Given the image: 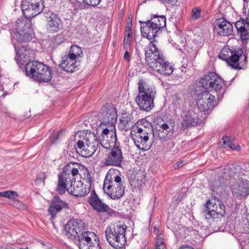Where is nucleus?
Masks as SVG:
<instances>
[{
  "label": "nucleus",
  "instance_id": "33",
  "mask_svg": "<svg viewBox=\"0 0 249 249\" xmlns=\"http://www.w3.org/2000/svg\"><path fill=\"white\" fill-rule=\"evenodd\" d=\"M152 18L150 20H152V22H153V24L160 31V29H162L166 26V17L164 16H160L158 15H152Z\"/></svg>",
  "mask_w": 249,
  "mask_h": 249
},
{
  "label": "nucleus",
  "instance_id": "16",
  "mask_svg": "<svg viewBox=\"0 0 249 249\" xmlns=\"http://www.w3.org/2000/svg\"><path fill=\"white\" fill-rule=\"evenodd\" d=\"M47 29L49 32L57 33L63 29V22L60 16L54 13H47Z\"/></svg>",
  "mask_w": 249,
  "mask_h": 249
},
{
  "label": "nucleus",
  "instance_id": "47",
  "mask_svg": "<svg viewBox=\"0 0 249 249\" xmlns=\"http://www.w3.org/2000/svg\"><path fill=\"white\" fill-rule=\"evenodd\" d=\"M101 0H83V3L86 5L95 7L101 2Z\"/></svg>",
  "mask_w": 249,
  "mask_h": 249
},
{
  "label": "nucleus",
  "instance_id": "23",
  "mask_svg": "<svg viewBox=\"0 0 249 249\" xmlns=\"http://www.w3.org/2000/svg\"><path fill=\"white\" fill-rule=\"evenodd\" d=\"M215 30L222 36H229L233 31L232 25L223 18H218L214 23Z\"/></svg>",
  "mask_w": 249,
  "mask_h": 249
},
{
  "label": "nucleus",
  "instance_id": "2",
  "mask_svg": "<svg viewBox=\"0 0 249 249\" xmlns=\"http://www.w3.org/2000/svg\"><path fill=\"white\" fill-rule=\"evenodd\" d=\"M218 57L235 70L244 69L247 66V56L240 47L231 49L225 46L220 51Z\"/></svg>",
  "mask_w": 249,
  "mask_h": 249
},
{
  "label": "nucleus",
  "instance_id": "12",
  "mask_svg": "<svg viewBox=\"0 0 249 249\" xmlns=\"http://www.w3.org/2000/svg\"><path fill=\"white\" fill-rule=\"evenodd\" d=\"M196 103L198 109L204 112L212 110L217 105L215 96L208 91H203L198 95Z\"/></svg>",
  "mask_w": 249,
  "mask_h": 249
},
{
  "label": "nucleus",
  "instance_id": "45",
  "mask_svg": "<svg viewBox=\"0 0 249 249\" xmlns=\"http://www.w3.org/2000/svg\"><path fill=\"white\" fill-rule=\"evenodd\" d=\"M139 125H138V124H135V126L133 128V130L132 131V132H134L135 134H142V133H145L146 132H148V131H147V128L144 127H142L140 126V127L139 126Z\"/></svg>",
  "mask_w": 249,
  "mask_h": 249
},
{
  "label": "nucleus",
  "instance_id": "60",
  "mask_svg": "<svg viewBox=\"0 0 249 249\" xmlns=\"http://www.w3.org/2000/svg\"><path fill=\"white\" fill-rule=\"evenodd\" d=\"M192 65V62H189V67H191Z\"/></svg>",
  "mask_w": 249,
  "mask_h": 249
},
{
  "label": "nucleus",
  "instance_id": "10",
  "mask_svg": "<svg viewBox=\"0 0 249 249\" xmlns=\"http://www.w3.org/2000/svg\"><path fill=\"white\" fill-rule=\"evenodd\" d=\"M200 84L202 86L209 90L213 89L216 92L219 91L223 87V80L215 72H210L201 78Z\"/></svg>",
  "mask_w": 249,
  "mask_h": 249
},
{
  "label": "nucleus",
  "instance_id": "50",
  "mask_svg": "<svg viewBox=\"0 0 249 249\" xmlns=\"http://www.w3.org/2000/svg\"><path fill=\"white\" fill-rule=\"evenodd\" d=\"M132 24L131 22H127L126 25L125 32L128 36H132Z\"/></svg>",
  "mask_w": 249,
  "mask_h": 249
},
{
  "label": "nucleus",
  "instance_id": "4",
  "mask_svg": "<svg viewBox=\"0 0 249 249\" xmlns=\"http://www.w3.org/2000/svg\"><path fill=\"white\" fill-rule=\"evenodd\" d=\"M25 72L27 77L39 83H48L52 78L50 67L36 61L27 62L25 66Z\"/></svg>",
  "mask_w": 249,
  "mask_h": 249
},
{
  "label": "nucleus",
  "instance_id": "64",
  "mask_svg": "<svg viewBox=\"0 0 249 249\" xmlns=\"http://www.w3.org/2000/svg\"><path fill=\"white\" fill-rule=\"evenodd\" d=\"M20 249H27V248H26V249H22V248H21Z\"/></svg>",
  "mask_w": 249,
  "mask_h": 249
},
{
  "label": "nucleus",
  "instance_id": "21",
  "mask_svg": "<svg viewBox=\"0 0 249 249\" xmlns=\"http://www.w3.org/2000/svg\"><path fill=\"white\" fill-rule=\"evenodd\" d=\"M79 65L80 61L69 54L62 56L61 63L58 65L63 71L71 73L78 70Z\"/></svg>",
  "mask_w": 249,
  "mask_h": 249
},
{
  "label": "nucleus",
  "instance_id": "25",
  "mask_svg": "<svg viewBox=\"0 0 249 249\" xmlns=\"http://www.w3.org/2000/svg\"><path fill=\"white\" fill-rule=\"evenodd\" d=\"M236 172V168L233 164L227 165L223 169L224 176L219 177L218 180L213 181L212 186L213 189H216L220 186L223 185L227 179L231 177H233Z\"/></svg>",
  "mask_w": 249,
  "mask_h": 249
},
{
  "label": "nucleus",
  "instance_id": "54",
  "mask_svg": "<svg viewBox=\"0 0 249 249\" xmlns=\"http://www.w3.org/2000/svg\"><path fill=\"white\" fill-rule=\"evenodd\" d=\"M91 177L90 175V174L88 172L87 176L85 177V180H86V182L88 183L89 184V185L90 186V183L91 182Z\"/></svg>",
  "mask_w": 249,
  "mask_h": 249
},
{
  "label": "nucleus",
  "instance_id": "34",
  "mask_svg": "<svg viewBox=\"0 0 249 249\" xmlns=\"http://www.w3.org/2000/svg\"><path fill=\"white\" fill-rule=\"evenodd\" d=\"M125 186L123 182L120 185H118L114 190V191L111 192H106V193L110 196L113 199H119L123 196L124 193Z\"/></svg>",
  "mask_w": 249,
  "mask_h": 249
},
{
  "label": "nucleus",
  "instance_id": "44",
  "mask_svg": "<svg viewBox=\"0 0 249 249\" xmlns=\"http://www.w3.org/2000/svg\"><path fill=\"white\" fill-rule=\"evenodd\" d=\"M11 205L20 210H24L27 208L25 204L18 200H14Z\"/></svg>",
  "mask_w": 249,
  "mask_h": 249
},
{
  "label": "nucleus",
  "instance_id": "3",
  "mask_svg": "<svg viewBox=\"0 0 249 249\" xmlns=\"http://www.w3.org/2000/svg\"><path fill=\"white\" fill-rule=\"evenodd\" d=\"M74 147L76 152L83 157L92 156L96 151L99 142L94 132H87L84 135L75 138Z\"/></svg>",
  "mask_w": 249,
  "mask_h": 249
},
{
  "label": "nucleus",
  "instance_id": "19",
  "mask_svg": "<svg viewBox=\"0 0 249 249\" xmlns=\"http://www.w3.org/2000/svg\"><path fill=\"white\" fill-rule=\"evenodd\" d=\"M107 158L105 159V164L119 166L123 161V157L121 148L118 146L114 145L110 148Z\"/></svg>",
  "mask_w": 249,
  "mask_h": 249
},
{
  "label": "nucleus",
  "instance_id": "32",
  "mask_svg": "<svg viewBox=\"0 0 249 249\" xmlns=\"http://www.w3.org/2000/svg\"><path fill=\"white\" fill-rule=\"evenodd\" d=\"M95 235L93 232L91 231H86L85 230L80 232L79 235L76 236V239L79 242V247L81 249L83 248L85 249V246L88 244H91V236H94Z\"/></svg>",
  "mask_w": 249,
  "mask_h": 249
},
{
  "label": "nucleus",
  "instance_id": "28",
  "mask_svg": "<svg viewBox=\"0 0 249 249\" xmlns=\"http://www.w3.org/2000/svg\"><path fill=\"white\" fill-rule=\"evenodd\" d=\"M119 121V128L125 132L130 130L136 123L132 114L126 112L122 113Z\"/></svg>",
  "mask_w": 249,
  "mask_h": 249
},
{
  "label": "nucleus",
  "instance_id": "30",
  "mask_svg": "<svg viewBox=\"0 0 249 249\" xmlns=\"http://www.w3.org/2000/svg\"><path fill=\"white\" fill-rule=\"evenodd\" d=\"M29 50H27L24 46H21L16 52L15 59L19 67L21 69H25L26 64H25V63L28 61L29 59Z\"/></svg>",
  "mask_w": 249,
  "mask_h": 249
},
{
  "label": "nucleus",
  "instance_id": "11",
  "mask_svg": "<svg viewBox=\"0 0 249 249\" xmlns=\"http://www.w3.org/2000/svg\"><path fill=\"white\" fill-rule=\"evenodd\" d=\"M66 235L70 239H76L77 235L85 230L84 222L80 219L72 218L65 226Z\"/></svg>",
  "mask_w": 249,
  "mask_h": 249
},
{
  "label": "nucleus",
  "instance_id": "39",
  "mask_svg": "<svg viewBox=\"0 0 249 249\" xmlns=\"http://www.w3.org/2000/svg\"><path fill=\"white\" fill-rule=\"evenodd\" d=\"M240 35L242 41H246L249 39V23H248L245 29L237 32Z\"/></svg>",
  "mask_w": 249,
  "mask_h": 249
},
{
  "label": "nucleus",
  "instance_id": "40",
  "mask_svg": "<svg viewBox=\"0 0 249 249\" xmlns=\"http://www.w3.org/2000/svg\"><path fill=\"white\" fill-rule=\"evenodd\" d=\"M18 196V194L15 191H6L0 192V197H7L9 199H15Z\"/></svg>",
  "mask_w": 249,
  "mask_h": 249
},
{
  "label": "nucleus",
  "instance_id": "35",
  "mask_svg": "<svg viewBox=\"0 0 249 249\" xmlns=\"http://www.w3.org/2000/svg\"><path fill=\"white\" fill-rule=\"evenodd\" d=\"M68 54L78 60L79 58L83 56V52L78 46L72 45Z\"/></svg>",
  "mask_w": 249,
  "mask_h": 249
},
{
  "label": "nucleus",
  "instance_id": "61",
  "mask_svg": "<svg viewBox=\"0 0 249 249\" xmlns=\"http://www.w3.org/2000/svg\"><path fill=\"white\" fill-rule=\"evenodd\" d=\"M221 98H222V97H221L220 98V96H219H219H218V97H217V99H218V100H220V99H221Z\"/></svg>",
  "mask_w": 249,
  "mask_h": 249
},
{
  "label": "nucleus",
  "instance_id": "55",
  "mask_svg": "<svg viewBox=\"0 0 249 249\" xmlns=\"http://www.w3.org/2000/svg\"><path fill=\"white\" fill-rule=\"evenodd\" d=\"M184 163L182 161L180 162H178L174 164V167L175 169H178L179 167L183 166Z\"/></svg>",
  "mask_w": 249,
  "mask_h": 249
},
{
  "label": "nucleus",
  "instance_id": "7",
  "mask_svg": "<svg viewBox=\"0 0 249 249\" xmlns=\"http://www.w3.org/2000/svg\"><path fill=\"white\" fill-rule=\"evenodd\" d=\"M202 214L207 219L221 218L226 213L223 202L216 196H213L204 204Z\"/></svg>",
  "mask_w": 249,
  "mask_h": 249
},
{
  "label": "nucleus",
  "instance_id": "38",
  "mask_svg": "<svg viewBox=\"0 0 249 249\" xmlns=\"http://www.w3.org/2000/svg\"><path fill=\"white\" fill-rule=\"evenodd\" d=\"M248 18H247L246 19L240 18V19L235 22V26L237 30V32L245 28L247 24L249 23V22L248 21Z\"/></svg>",
  "mask_w": 249,
  "mask_h": 249
},
{
  "label": "nucleus",
  "instance_id": "36",
  "mask_svg": "<svg viewBox=\"0 0 249 249\" xmlns=\"http://www.w3.org/2000/svg\"><path fill=\"white\" fill-rule=\"evenodd\" d=\"M222 140L223 141V145H224L225 147L228 146L231 149L234 150H240L241 148L240 146L239 145H235L234 143H233L229 137H223Z\"/></svg>",
  "mask_w": 249,
  "mask_h": 249
},
{
  "label": "nucleus",
  "instance_id": "1",
  "mask_svg": "<svg viewBox=\"0 0 249 249\" xmlns=\"http://www.w3.org/2000/svg\"><path fill=\"white\" fill-rule=\"evenodd\" d=\"M74 163H71L64 166L63 172L58 176V180L56 191L60 195H63L67 191L75 197H82L90 192V185L86 187L81 182L75 185L74 177L78 174V170L74 167Z\"/></svg>",
  "mask_w": 249,
  "mask_h": 249
},
{
  "label": "nucleus",
  "instance_id": "20",
  "mask_svg": "<svg viewBox=\"0 0 249 249\" xmlns=\"http://www.w3.org/2000/svg\"><path fill=\"white\" fill-rule=\"evenodd\" d=\"M140 22L141 24V32L142 36L147 38L150 42L152 41L154 43L159 30L154 25L152 20H148L146 21H140Z\"/></svg>",
  "mask_w": 249,
  "mask_h": 249
},
{
  "label": "nucleus",
  "instance_id": "22",
  "mask_svg": "<svg viewBox=\"0 0 249 249\" xmlns=\"http://www.w3.org/2000/svg\"><path fill=\"white\" fill-rule=\"evenodd\" d=\"M123 182L124 181L122 180L120 176L114 174L111 175L110 172H108L104 181L103 189L105 192H109L111 194V192L114 191L116 187Z\"/></svg>",
  "mask_w": 249,
  "mask_h": 249
},
{
  "label": "nucleus",
  "instance_id": "18",
  "mask_svg": "<svg viewBox=\"0 0 249 249\" xmlns=\"http://www.w3.org/2000/svg\"><path fill=\"white\" fill-rule=\"evenodd\" d=\"M181 117L182 119L181 128L183 130L197 125V115L193 111L183 109L181 111Z\"/></svg>",
  "mask_w": 249,
  "mask_h": 249
},
{
  "label": "nucleus",
  "instance_id": "46",
  "mask_svg": "<svg viewBox=\"0 0 249 249\" xmlns=\"http://www.w3.org/2000/svg\"><path fill=\"white\" fill-rule=\"evenodd\" d=\"M65 41V38L61 34L57 35L53 37V42L56 44L59 45Z\"/></svg>",
  "mask_w": 249,
  "mask_h": 249
},
{
  "label": "nucleus",
  "instance_id": "14",
  "mask_svg": "<svg viewBox=\"0 0 249 249\" xmlns=\"http://www.w3.org/2000/svg\"><path fill=\"white\" fill-rule=\"evenodd\" d=\"M108 128L102 131V139L100 144L106 149L110 148L116 145L117 140L115 124H107Z\"/></svg>",
  "mask_w": 249,
  "mask_h": 249
},
{
  "label": "nucleus",
  "instance_id": "53",
  "mask_svg": "<svg viewBox=\"0 0 249 249\" xmlns=\"http://www.w3.org/2000/svg\"><path fill=\"white\" fill-rule=\"evenodd\" d=\"M124 59L126 60L128 62H129L130 61V56L127 51H126L124 53Z\"/></svg>",
  "mask_w": 249,
  "mask_h": 249
},
{
  "label": "nucleus",
  "instance_id": "17",
  "mask_svg": "<svg viewBox=\"0 0 249 249\" xmlns=\"http://www.w3.org/2000/svg\"><path fill=\"white\" fill-rule=\"evenodd\" d=\"M70 209L69 204L64 200H62L58 196H54L51 200L48 209V212L52 218L62 210Z\"/></svg>",
  "mask_w": 249,
  "mask_h": 249
},
{
  "label": "nucleus",
  "instance_id": "42",
  "mask_svg": "<svg viewBox=\"0 0 249 249\" xmlns=\"http://www.w3.org/2000/svg\"><path fill=\"white\" fill-rule=\"evenodd\" d=\"M157 241L155 243V249H164L165 244L163 241V239L161 237L160 235L157 236Z\"/></svg>",
  "mask_w": 249,
  "mask_h": 249
},
{
  "label": "nucleus",
  "instance_id": "37",
  "mask_svg": "<svg viewBox=\"0 0 249 249\" xmlns=\"http://www.w3.org/2000/svg\"><path fill=\"white\" fill-rule=\"evenodd\" d=\"M136 178L132 181V184L135 187L141 188L145 184V176L137 173L135 177Z\"/></svg>",
  "mask_w": 249,
  "mask_h": 249
},
{
  "label": "nucleus",
  "instance_id": "13",
  "mask_svg": "<svg viewBox=\"0 0 249 249\" xmlns=\"http://www.w3.org/2000/svg\"><path fill=\"white\" fill-rule=\"evenodd\" d=\"M145 60L147 66L153 70V64L156 65L160 61V58H163V55L160 53L156 45L151 41L144 51Z\"/></svg>",
  "mask_w": 249,
  "mask_h": 249
},
{
  "label": "nucleus",
  "instance_id": "49",
  "mask_svg": "<svg viewBox=\"0 0 249 249\" xmlns=\"http://www.w3.org/2000/svg\"><path fill=\"white\" fill-rule=\"evenodd\" d=\"M173 102L175 105H179L181 103V99L178 94L176 93L173 95Z\"/></svg>",
  "mask_w": 249,
  "mask_h": 249
},
{
  "label": "nucleus",
  "instance_id": "51",
  "mask_svg": "<svg viewBox=\"0 0 249 249\" xmlns=\"http://www.w3.org/2000/svg\"><path fill=\"white\" fill-rule=\"evenodd\" d=\"M45 178V176L44 173H41L39 175L38 177L36 178L35 180V182L36 184H39L40 183L42 180L43 182L44 181Z\"/></svg>",
  "mask_w": 249,
  "mask_h": 249
},
{
  "label": "nucleus",
  "instance_id": "6",
  "mask_svg": "<svg viewBox=\"0 0 249 249\" xmlns=\"http://www.w3.org/2000/svg\"><path fill=\"white\" fill-rule=\"evenodd\" d=\"M126 225L123 224H112L108 226L105 233L108 243L115 249H122L126 243Z\"/></svg>",
  "mask_w": 249,
  "mask_h": 249
},
{
  "label": "nucleus",
  "instance_id": "41",
  "mask_svg": "<svg viewBox=\"0 0 249 249\" xmlns=\"http://www.w3.org/2000/svg\"><path fill=\"white\" fill-rule=\"evenodd\" d=\"M135 124L141 126L142 127H144L147 128L148 132H151L153 131L151 123L147 121L146 120L142 119L140 121H138Z\"/></svg>",
  "mask_w": 249,
  "mask_h": 249
},
{
  "label": "nucleus",
  "instance_id": "29",
  "mask_svg": "<svg viewBox=\"0 0 249 249\" xmlns=\"http://www.w3.org/2000/svg\"><path fill=\"white\" fill-rule=\"evenodd\" d=\"M233 195L237 197H246L249 195V181L242 179L232 189Z\"/></svg>",
  "mask_w": 249,
  "mask_h": 249
},
{
  "label": "nucleus",
  "instance_id": "59",
  "mask_svg": "<svg viewBox=\"0 0 249 249\" xmlns=\"http://www.w3.org/2000/svg\"><path fill=\"white\" fill-rule=\"evenodd\" d=\"M188 66V64H187L186 66H185V63H184L183 65H182V67L184 68H186V67Z\"/></svg>",
  "mask_w": 249,
  "mask_h": 249
},
{
  "label": "nucleus",
  "instance_id": "8",
  "mask_svg": "<svg viewBox=\"0 0 249 249\" xmlns=\"http://www.w3.org/2000/svg\"><path fill=\"white\" fill-rule=\"evenodd\" d=\"M44 3L43 0H22L21 7L25 18L29 19L40 14L45 7Z\"/></svg>",
  "mask_w": 249,
  "mask_h": 249
},
{
  "label": "nucleus",
  "instance_id": "62",
  "mask_svg": "<svg viewBox=\"0 0 249 249\" xmlns=\"http://www.w3.org/2000/svg\"><path fill=\"white\" fill-rule=\"evenodd\" d=\"M156 231H158V230L157 229H156V228L155 227V229H154V232H156Z\"/></svg>",
  "mask_w": 249,
  "mask_h": 249
},
{
  "label": "nucleus",
  "instance_id": "27",
  "mask_svg": "<svg viewBox=\"0 0 249 249\" xmlns=\"http://www.w3.org/2000/svg\"><path fill=\"white\" fill-rule=\"evenodd\" d=\"M160 61L158 62L156 65L153 64V71L158 73L169 75L172 73L174 69L172 64L166 60L163 55V58H160Z\"/></svg>",
  "mask_w": 249,
  "mask_h": 249
},
{
  "label": "nucleus",
  "instance_id": "5",
  "mask_svg": "<svg viewBox=\"0 0 249 249\" xmlns=\"http://www.w3.org/2000/svg\"><path fill=\"white\" fill-rule=\"evenodd\" d=\"M139 94L135 101L141 110L149 111L154 106V100L156 93V89L147 85L144 80L140 79L138 82Z\"/></svg>",
  "mask_w": 249,
  "mask_h": 249
},
{
  "label": "nucleus",
  "instance_id": "9",
  "mask_svg": "<svg viewBox=\"0 0 249 249\" xmlns=\"http://www.w3.org/2000/svg\"><path fill=\"white\" fill-rule=\"evenodd\" d=\"M100 125L115 124L117 118V112L113 105L106 104L102 107L97 115Z\"/></svg>",
  "mask_w": 249,
  "mask_h": 249
},
{
  "label": "nucleus",
  "instance_id": "31",
  "mask_svg": "<svg viewBox=\"0 0 249 249\" xmlns=\"http://www.w3.org/2000/svg\"><path fill=\"white\" fill-rule=\"evenodd\" d=\"M32 30L27 26H24L22 30L15 33L14 37L19 42H28L33 37Z\"/></svg>",
  "mask_w": 249,
  "mask_h": 249
},
{
  "label": "nucleus",
  "instance_id": "57",
  "mask_svg": "<svg viewBox=\"0 0 249 249\" xmlns=\"http://www.w3.org/2000/svg\"><path fill=\"white\" fill-rule=\"evenodd\" d=\"M163 3H172L174 0H160Z\"/></svg>",
  "mask_w": 249,
  "mask_h": 249
},
{
  "label": "nucleus",
  "instance_id": "52",
  "mask_svg": "<svg viewBox=\"0 0 249 249\" xmlns=\"http://www.w3.org/2000/svg\"><path fill=\"white\" fill-rule=\"evenodd\" d=\"M61 133V132L59 131L53 136L52 140V143H55L56 142V141L58 140V139L59 137V135Z\"/></svg>",
  "mask_w": 249,
  "mask_h": 249
},
{
  "label": "nucleus",
  "instance_id": "24",
  "mask_svg": "<svg viewBox=\"0 0 249 249\" xmlns=\"http://www.w3.org/2000/svg\"><path fill=\"white\" fill-rule=\"evenodd\" d=\"M148 133L149 132L134 134L132 137L136 147L142 151L149 150L152 145L148 136Z\"/></svg>",
  "mask_w": 249,
  "mask_h": 249
},
{
  "label": "nucleus",
  "instance_id": "56",
  "mask_svg": "<svg viewBox=\"0 0 249 249\" xmlns=\"http://www.w3.org/2000/svg\"><path fill=\"white\" fill-rule=\"evenodd\" d=\"M179 249H195L189 246H183L180 247Z\"/></svg>",
  "mask_w": 249,
  "mask_h": 249
},
{
  "label": "nucleus",
  "instance_id": "15",
  "mask_svg": "<svg viewBox=\"0 0 249 249\" xmlns=\"http://www.w3.org/2000/svg\"><path fill=\"white\" fill-rule=\"evenodd\" d=\"M88 201L92 208L99 213H107L111 214L114 212L108 205L103 202L94 190L92 191Z\"/></svg>",
  "mask_w": 249,
  "mask_h": 249
},
{
  "label": "nucleus",
  "instance_id": "43",
  "mask_svg": "<svg viewBox=\"0 0 249 249\" xmlns=\"http://www.w3.org/2000/svg\"><path fill=\"white\" fill-rule=\"evenodd\" d=\"M201 10L197 7L193 8L191 12V18L193 19L197 20L200 17Z\"/></svg>",
  "mask_w": 249,
  "mask_h": 249
},
{
  "label": "nucleus",
  "instance_id": "58",
  "mask_svg": "<svg viewBox=\"0 0 249 249\" xmlns=\"http://www.w3.org/2000/svg\"><path fill=\"white\" fill-rule=\"evenodd\" d=\"M79 5H80V9L81 10V9H84L85 6L84 5H83L81 3H80Z\"/></svg>",
  "mask_w": 249,
  "mask_h": 249
},
{
  "label": "nucleus",
  "instance_id": "26",
  "mask_svg": "<svg viewBox=\"0 0 249 249\" xmlns=\"http://www.w3.org/2000/svg\"><path fill=\"white\" fill-rule=\"evenodd\" d=\"M159 125L160 128L157 130V136L159 140L162 142L171 140L174 132L173 125L167 123L160 124Z\"/></svg>",
  "mask_w": 249,
  "mask_h": 249
},
{
  "label": "nucleus",
  "instance_id": "48",
  "mask_svg": "<svg viewBox=\"0 0 249 249\" xmlns=\"http://www.w3.org/2000/svg\"><path fill=\"white\" fill-rule=\"evenodd\" d=\"M131 41V36H128V35H126V36H124V42H123V46L124 48L127 50V47L129 46Z\"/></svg>",
  "mask_w": 249,
  "mask_h": 249
},
{
  "label": "nucleus",
  "instance_id": "63",
  "mask_svg": "<svg viewBox=\"0 0 249 249\" xmlns=\"http://www.w3.org/2000/svg\"><path fill=\"white\" fill-rule=\"evenodd\" d=\"M244 0L245 2H247V3H248V0Z\"/></svg>",
  "mask_w": 249,
  "mask_h": 249
}]
</instances>
